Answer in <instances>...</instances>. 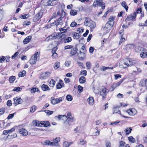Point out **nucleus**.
<instances>
[{
    "mask_svg": "<svg viewBox=\"0 0 147 147\" xmlns=\"http://www.w3.org/2000/svg\"><path fill=\"white\" fill-rule=\"evenodd\" d=\"M70 113H67V116L66 115H61L58 116V118L59 120H62L64 121V124L65 125L69 124H71V123L74 120V117L71 115Z\"/></svg>",
    "mask_w": 147,
    "mask_h": 147,
    "instance_id": "1",
    "label": "nucleus"
},
{
    "mask_svg": "<svg viewBox=\"0 0 147 147\" xmlns=\"http://www.w3.org/2000/svg\"><path fill=\"white\" fill-rule=\"evenodd\" d=\"M134 63V61L131 59H126L120 62L119 66L121 68H125L132 65Z\"/></svg>",
    "mask_w": 147,
    "mask_h": 147,
    "instance_id": "2",
    "label": "nucleus"
},
{
    "mask_svg": "<svg viewBox=\"0 0 147 147\" xmlns=\"http://www.w3.org/2000/svg\"><path fill=\"white\" fill-rule=\"evenodd\" d=\"M84 25L85 26L89 27L91 31H93L96 26L95 22L91 20L90 18H88L86 19L84 22Z\"/></svg>",
    "mask_w": 147,
    "mask_h": 147,
    "instance_id": "3",
    "label": "nucleus"
},
{
    "mask_svg": "<svg viewBox=\"0 0 147 147\" xmlns=\"http://www.w3.org/2000/svg\"><path fill=\"white\" fill-rule=\"evenodd\" d=\"M40 55V52H37L34 54L29 60V63L31 65H33L36 63L38 59V58Z\"/></svg>",
    "mask_w": 147,
    "mask_h": 147,
    "instance_id": "4",
    "label": "nucleus"
},
{
    "mask_svg": "<svg viewBox=\"0 0 147 147\" xmlns=\"http://www.w3.org/2000/svg\"><path fill=\"white\" fill-rule=\"evenodd\" d=\"M113 26V23L110 24L109 23H107L104 27L102 28V30L106 33H108L109 31L111 29Z\"/></svg>",
    "mask_w": 147,
    "mask_h": 147,
    "instance_id": "5",
    "label": "nucleus"
},
{
    "mask_svg": "<svg viewBox=\"0 0 147 147\" xmlns=\"http://www.w3.org/2000/svg\"><path fill=\"white\" fill-rule=\"evenodd\" d=\"M127 113L128 114L131 116H134L137 113V111L135 109L132 108L127 110V111H123L124 115H125V113Z\"/></svg>",
    "mask_w": 147,
    "mask_h": 147,
    "instance_id": "6",
    "label": "nucleus"
},
{
    "mask_svg": "<svg viewBox=\"0 0 147 147\" xmlns=\"http://www.w3.org/2000/svg\"><path fill=\"white\" fill-rule=\"evenodd\" d=\"M113 114H114L115 113H118L120 114L122 116L124 117L125 118H130V117L125 116L124 115V114L123 113V112L121 113L120 111L119 110V109L118 107H115L113 109Z\"/></svg>",
    "mask_w": 147,
    "mask_h": 147,
    "instance_id": "7",
    "label": "nucleus"
},
{
    "mask_svg": "<svg viewBox=\"0 0 147 147\" xmlns=\"http://www.w3.org/2000/svg\"><path fill=\"white\" fill-rule=\"evenodd\" d=\"M62 14L65 15V12L63 11H62ZM63 15H61V17H60L57 20V21H55L51 24L52 26L54 25H61L63 24V21L61 20V18H62Z\"/></svg>",
    "mask_w": 147,
    "mask_h": 147,
    "instance_id": "8",
    "label": "nucleus"
},
{
    "mask_svg": "<svg viewBox=\"0 0 147 147\" xmlns=\"http://www.w3.org/2000/svg\"><path fill=\"white\" fill-rule=\"evenodd\" d=\"M52 142V146H59V142L60 141V138L59 137H57L55 138H54L53 140H51Z\"/></svg>",
    "mask_w": 147,
    "mask_h": 147,
    "instance_id": "9",
    "label": "nucleus"
},
{
    "mask_svg": "<svg viewBox=\"0 0 147 147\" xmlns=\"http://www.w3.org/2000/svg\"><path fill=\"white\" fill-rule=\"evenodd\" d=\"M108 90L105 87L102 86L101 88L100 94L103 98L105 97L107 94Z\"/></svg>",
    "mask_w": 147,
    "mask_h": 147,
    "instance_id": "10",
    "label": "nucleus"
},
{
    "mask_svg": "<svg viewBox=\"0 0 147 147\" xmlns=\"http://www.w3.org/2000/svg\"><path fill=\"white\" fill-rule=\"evenodd\" d=\"M62 100V98L60 97L59 98H51V102L52 104L55 105L61 102Z\"/></svg>",
    "mask_w": 147,
    "mask_h": 147,
    "instance_id": "11",
    "label": "nucleus"
},
{
    "mask_svg": "<svg viewBox=\"0 0 147 147\" xmlns=\"http://www.w3.org/2000/svg\"><path fill=\"white\" fill-rule=\"evenodd\" d=\"M13 104L16 105L22 104L23 102V100L20 98L16 97L13 99Z\"/></svg>",
    "mask_w": 147,
    "mask_h": 147,
    "instance_id": "12",
    "label": "nucleus"
},
{
    "mask_svg": "<svg viewBox=\"0 0 147 147\" xmlns=\"http://www.w3.org/2000/svg\"><path fill=\"white\" fill-rule=\"evenodd\" d=\"M50 73L49 72H45L42 73L40 75L39 78L41 80L45 79L49 77L50 76Z\"/></svg>",
    "mask_w": 147,
    "mask_h": 147,
    "instance_id": "13",
    "label": "nucleus"
},
{
    "mask_svg": "<svg viewBox=\"0 0 147 147\" xmlns=\"http://www.w3.org/2000/svg\"><path fill=\"white\" fill-rule=\"evenodd\" d=\"M57 33H54L51 35L49 36L48 37L45 39V41H48L51 40L57 39Z\"/></svg>",
    "mask_w": 147,
    "mask_h": 147,
    "instance_id": "14",
    "label": "nucleus"
},
{
    "mask_svg": "<svg viewBox=\"0 0 147 147\" xmlns=\"http://www.w3.org/2000/svg\"><path fill=\"white\" fill-rule=\"evenodd\" d=\"M42 13L40 12H38L37 14L33 18V20L34 22L38 21L42 17Z\"/></svg>",
    "mask_w": 147,
    "mask_h": 147,
    "instance_id": "15",
    "label": "nucleus"
},
{
    "mask_svg": "<svg viewBox=\"0 0 147 147\" xmlns=\"http://www.w3.org/2000/svg\"><path fill=\"white\" fill-rule=\"evenodd\" d=\"M19 132L20 134L24 136H26L28 134L27 131L23 128L20 129L19 130Z\"/></svg>",
    "mask_w": 147,
    "mask_h": 147,
    "instance_id": "16",
    "label": "nucleus"
},
{
    "mask_svg": "<svg viewBox=\"0 0 147 147\" xmlns=\"http://www.w3.org/2000/svg\"><path fill=\"white\" fill-rule=\"evenodd\" d=\"M87 101L89 105L91 106H93L94 104L93 97L92 96H90L87 99Z\"/></svg>",
    "mask_w": 147,
    "mask_h": 147,
    "instance_id": "17",
    "label": "nucleus"
},
{
    "mask_svg": "<svg viewBox=\"0 0 147 147\" xmlns=\"http://www.w3.org/2000/svg\"><path fill=\"white\" fill-rule=\"evenodd\" d=\"M147 81L146 79H143L140 81L139 85L140 86L146 87L147 89Z\"/></svg>",
    "mask_w": 147,
    "mask_h": 147,
    "instance_id": "18",
    "label": "nucleus"
},
{
    "mask_svg": "<svg viewBox=\"0 0 147 147\" xmlns=\"http://www.w3.org/2000/svg\"><path fill=\"white\" fill-rule=\"evenodd\" d=\"M65 35L59 32L57 33V39H59V40L61 41L65 38Z\"/></svg>",
    "mask_w": 147,
    "mask_h": 147,
    "instance_id": "19",
    "label": "nucleus"
},
{
    "mask_svg": "<svg viewBox=\"0 0 147 147\" xmlns=\"http://www.w3.org/2000/svg\"><path fill=\"white\" fill-rule=\"evenodd\" d=\"M124 80V79H122L120 81H119V82H118L117 83H113V85L112 86V88L113 89V90H114V89H115L117 87L119 86L121 84V83Z\"/></svg>",
    "mask_w": 147,
    "mask_h": 147,
    "instance_id": "20",
    "label": "nucleus"
},
{
    "mask_svg": "<svg viewBox=\"0 0 147 147\" xmlns=\"http://www.w3.org/2000/svg\"><path fill=\"white\" fill-rule=\"evenodd\" d=\"M136 12H134V13L133 14V15H130L128 16L126 18L125 21L126 20L129 21L134 19L136 18Z\"/></svg>",
    "mask_w": 147,
    "mask_h": 147,
    "instance_id": "21",
    "label": "nucleus"
},
{
    "mask_svg": "<svg viewBox=\"0 0 147 147\" xmlns=\"http://www.w3.org/2000/svg\"><path fill=\"white\" fill-rule=\"evenodd\" d=\"M15 130L14 127H13L11 129L7 130H4L3 132V134L5 135H7L8 134H11Z\"/></svg>",
    "mask_w": 147,
    "mask_h": 147,
    "instance_id": "22",
    "label": "nucleus"
},
{
    "mask_svg": "<svg viewBox=\"0 0 147 147\" xmlns=\"http://www.w3.org/2000/svg\"><path fill=\"white\" fill-rule=\"evenodd\" d=\"M140 56L142 58H144L147 57V51L146 50L142 51L141 52Z\"/></svg>",
    "mask_w": 147,
    "mask_h": 147,
    "instance_id": "23",
    "label": "nucleus"
},
{
    "mask_svg": "<svg viewBox=\"0 0 147 147\" xmlns=\"http://www.w3.org/2000/svg\"><path fill=\"white\" fill-rule=\"evenodd\" d=\"M134 47V46L131 44H128L125 47V50L127 51H128L132 49Z\"/></svg>",
    "mask_w": 147,
    "mask_h": 147,
    "instance_id": "24",
    "label": "nucleus"
},
{
    "mask_svg": "<svg viewBox=\"0 0 147 147\" xmlns=\"http://www.w3.org/2000/svg\"><path fill=\"white\" fill-rule=\"evenodd\" d=\"M31 38L32 36H29L27 37L23 41L24 44H25L28 43L29 42H30Z\"/></svg>",
    "mask_w": 147,
    "mask_h": 147,
    "instance_id": "25",
    "label": "nucleus"
},
{
    "mask_svg": "<svg viewBox=\"0 0 147 147\" xmlns=\"http://www.w3.org/2000/svg\"><path fill=\"white\" fill-rule=\"evenodd\" d=\"M119 147H131L128 144H126L125 142L122 141L120 142Z\"/></svg>",
    "mask_w": 147,
    "mask_h": 147,
    "instance_id": "26",
    "label": "nucleus"
},
{
    "mask_svg": "<svg viewBox=\"0 0 147 147\" xmlns=\"http://www.w3.org/2000/svg\"><path fill=\"white\" fill-rule=\"evenodd\" d=\"M41 88L42 90L44 91L49 90H50V88L48 86L45 84H42Z\"/></svg>",
    "mask_w": 147,
    "mask_h": 147,
    "instance_id": "27",
    "label": "nucleus"
},
{
    "mask_svg": "<svg viewBox=\"0 0 147 147\" xmlns=\"http://www.w3.org/2000/svg\"><path fill=\"white\" fill-rule=\"evenodd\" d=\"M57 49V48H55L52 51V53L53 54L52 55V57L53 59L55 58L58 56V54L55 53Z\"/></svg>",
    "mask_w": 147,
    "mask_h": 147,
    "instance_id": "28",
    "label": "nucleus"
},
{
    "mask_svg": "<svg viewBox=\"0 0 147 147\" xmlns=\"http://www.w3.org/2000/svg\"><path fill=\"white\" fill-rule=\"evenodd\" d=\"M78 49L76 48L72 49L71 51L70 56H72L75 55L77 53Z\"/></svg>",
    "mask_w": 147,
    "mask_h": 147,
    "instance_id": "29",
    "label": "nucleus"
},
{
    "mask_svg": "<svg viewBox=\"0 0 147 147\" xmlns=\"http://www.w3.org/2000/svg\"><path fill=\"white\" fill-rule=\"evenodd\" d=\"M101 1H102V0H96L94 1L93 6L95 7L100 5Z\"/></svg>",
    "mask_w": 147,
    "mask_h": 147,
    "instance_id": "30",
    "label": "nucleus"
},
{
    "mask_svg": "<svg viewBox=\"0 0 147 147\" xmlns=\"http://www.w3.org/2000/svg\"><path fill=\"white\" fill-rule=\"evenodd\" d=\"M79 81L80 83L84 84L86 81V78L84 76H81L79 78Z\"/></svg>",
    "mask_w": 147,
    "mask_h": 147,
    "instance_id": "31",
    "label": "nucleus"
},
{
    "mask_svg": "<svg viewBox=\"0 0 147 147\" xmlns=\"http://www.w3.org/2000/svg\"><path fill=\"white\" fill-rule=\"evenodd\" d=\"M43 144L45 145L52 146V142L49 140H47L44 142Z\"/></svg>",
    "mask_w": 147,
    "mask_h": 147,
    "instance_id": "32",
    "label": "nucleus"
},
{
    "mask_svg": "<svg viewBox=\"0 0 147 147\" xmlns=\"http://www.w3.org/2000/svg\"><path fill=\"white\" fill-rule=\"evenodd\" d=\"M129 141L131 143H134L136 142V140L132 136H130L128 137Z\"/></svg>",
    "mask_w": 147,
    "mask_h": 147,
    "instance_id": "33",
    "label": "nucleus"
},
{
    "mask_svg": "<svg viewBox=\"0 0 147 147\" xmlns=\"http://www.w3.org/2000/svg\"><path fill=\"white\" fill-rule=\"evenodd\" d=\"M42 126L47 127L50 125L49 122L48 121H42Z\"/></svg>",
    "mask_w": 147,
    "mask_h": 147,
    "instance_id": "34",
    "label": "nucleus"
},
{
    "mask_svg": "<svg viewBox=\"0 0 147 147\" xmlns=\"http://www.w3.org/2000/svg\"><path fill=\"white\" fill-rule=\"evenodd\" d=\"M73 38L75 39H78L80 37V35L76 32H74L73 33Z\"/></svg>",
    "mask_w": 147,
    "mask_h": 147,
    "instance_id": "35",
    "label": "nucleus"
},
{
    "mask_svg": "<svg viewBox=\"0 0 147 147\" xmlns=\"http://www.w3.org/2000/svg\"><path fill=\"white\" fill-rule=\"evenodd\" d=\"M132 129L131 127H127L124 130L126 134L128 135L131 133Z\"/></svg>",
    "mask_w": 147,
    "mask_h": 147,
    "instance_id": "36",
    "label": "nucleus"
},
{
    "mask_svg": "<svg viewBox=\"0 0 147 147\" xmlns=\"http://www.w3.org/2000/svg\"><path fill=\"white\" fill-rule=\"evenodd\" d=\"M55 81L53 79H51L50 81L49 85L51 87H53L55 85Z\"/></svg>",
    "mask_w": 147,
    "mask_h": 147,
    "instance_id": "37",
    "label": "nucleus"
},
{
    "mask_svg": "<svg viewBox=\"0 0 147 147\" xmlns=\"http://www.w3.org/2000/svg\"><path fill=\"white\" fill-rule=\"evenodd\" d=\"M60 63L59 62H56L54 64V67L55 69H58L60 66Z\"/></svg>",
    "mask_w": 147,
    "mask_h": 147,
    "instance_id": "38",
    "label": "nucleus"
},
{
    "mask_svg": "<svg viewBox=\"0 0 147 147\" xmlns=\"http://www.w3.org/2000/svg\"><path fill=\"white\" fill-rule=\"evenodd\" d=\"M85 53L84 52H82L80 51L79 52V57L81 58H84L85 56Z\"/></svg>",
    "mask_w": 147,
    "mask_h": 147,
    "instance_id": "39",
    "label": "nucleus"
},
{
    "mask_svg": "<svg viewBox=\"0 0 147 147\" xmlns=\"http://www.w3.org/2000/svg\"><path fill=\"white\" fill-rule=\"evenodd\" d=\"M26 74V71L25 70H23L22 72H20L18 76L19 77L24 76Z\"/></svg>",
    "mask_w": 147,
    "mask_h": 147,
    "instance_id": "40",
    "label": "nucleus"
},
{
    "mask_svg": "<svg viewBox=\"0 0 147 147\" xmlns=\"http://www.w3.org/2000/svg\"><path fill=\"white\" fill-rule=\"evenodd\" d=\"M100 130L99 129L96 131H95L93 133V136H98L100 134Z\"/></svg>",
    "mask_w": 147,
    "mask_h": 147,
    "instance_id": "41",
    "label": "nucleus"
},
{
    "mask_svg": "<svg viewBox=\"0 0 147 147\" xmlns=\"http://www.w3.org/2000/svg\"><path fill=\"white\" fill-rule=\"evenodd\" d=\"M71 144V142H68L67 141L64 142L63 144V146L64 147H67L69 146Z\"/></svg>",
    "mask_w": 147,
    "mask_h": 147,
    "instance_id": "42",
    "label": "nucleus"
},
{
    "mask_svg": "<svg viewBox=\"0 0 147 147\" xmlns=\"http://www.w3.org/2000/svg\"><path fill=\"white\" fill-rule=\"evenodd\" d=\"M87 69H90L92 66L91 63L89 62H87L86 64Z\"/></svg>",
    "mask_w": 147,
    "mask_h": 147,
    "instance_id": "43",
    "label": "nucleus"
},
{
    "mask_svg": "<svg viewBox=\"0 0 147 147\" xmlns=\"http://www.w3.org/2000/svg\"><path fill=\"white\" fill-rule=\"evenodd\" d=\"M99 88L98 86H96L94 88V92L96 94H98L99 92Z\"/></svg>",
    "mask_w": 147,
    "mask_h": 147,
    "instance_id": "44",
    "label": "nucleus"
},
{
    "mask_svg": "<svg viewBox=\"0 0 147 147\" xmlns=\"http://www.w3.org/2000/svg\"><path fill=\"white\" fill-rule=\"evenodd\" d=\"M62 82L63 81L61 80H59L60 82L57 83L56 85L57 88V89H60L61 88L62 86L60 83Z\"/></svg>",
    "mask_w": 147,
    "mask_h": 147,
    "instance_id": "45",
    "label": "nucleus"
},
{
    "mask_svg": "<svg viewBox=\"0 0 147 147\" xmlns=\"http://www.w3.org/2000/svg\"><path fill=\"white\" fill-rule=\"evenodd\" d=\"M109 69V67H106L104 66H102L100 67V69L102 71H104L106 69Z\"/></svg>",
    "mask_w": 147,
    "mask_h": 147,
    "instance_id": "46",
    "label": "nucleus"
},
{
    "mask_svg": "<svg viewBox=\"0 0 147 147\" xmlns=\"http://www.w3.org/2000/svg\"><path fill=\"white\" fill-rule=\"evenodd\" d=\"M15 79L16 77L15 76H11L9 78V80L10 83H13L15 80Z\"/></svg>",
    "mask_w": 147,
    "mask_h": 147,
    "instance_id": "47",
    "label": "nucleus"
},
{
    "mask_svg": "<svg viewBox=\"0 0 147 147\" xmlns=\"http://www.w3.org/2000/svg\"><path fill=\"white\" fill-rule=\"evenodd\" d=\"M38 90L36 88H32L30 89V91L31 93H34L36 92H37Z\"/></svg>",
    "mask_w": 147,
    "mask_h": 147,
    "instance_id": "48",
    "label": "nucleus"
},
{
    "mask_svg": "<svg viewBox=\"0 0 147 147\" xmlns=\"http://www.w3.org/2000/svg\"><path fill=\"white\" fill-rule=\"evenodd\" d=\"M36 107L34 105H33L30 108V111L31 113H34L36 110Z\"/></svg>",
    "mask_w": 147,
    "mask_h": 147,
    "instance_id": "49",
    "label": "nucleus"
},
{
    "mask_svg": "<svg viewBox=\"0 0 147 147\" xmlns=\"http://www.w3.org/2000/svg\"><path fill=\"white\" fill-rule=\"evenodd\" d=\"M114 19V18L113 17L111 16L109 19V21L107 23H109L110 24H111L112 23H113V25L114 24L113 21Z\"/></svg>",
    "mask_w": 147,
    "mask_h": 147,
    "instance_id": "50",
    "label": "nucleus"
},
{
    "mask_svg": "<svg viewBox=\"0 0 147 147\" xmlns=\"http://www.w3.org/2000/svg\"><path fill=\"white\" fill-rule=\"evenodd\" d=\"M122 6L124 7L125 9L127 11L128 9V7L127 5H126L125 2L124 1H123L121 3Z\"/></svg>",
    "mask_w": 147,
    "mask_h": 147,
    "instance_id": "51",
    "label": "nucleus"
},
{
    "mask_svg": "<svg viewBox=\"0 0 147 147\" xmlns=\"http://www.w3.org/2000/svg\"><path fill=\"white\" fill-rule=\"evenodd\" d=\"M22 90V88L19 87H15L13 89V90L14 91L19 92L20 91Z\"/></svg>",
    "mask_w": 147,
    "mask_h": 147,
    "instance_id": "52",
    "label": "nucleus"
},
{
    "mask_svg": "<svg viewBox=\"0 0 147 147\" xmlns=\"http://www.w3.org/2000/svg\"><path fill=\"white\" fill-rule=\"evenodd\" d=\"M70 14L72 16H75L77 14L76 11L75 10H72L70 12Z\"/></svg>",
    "mask_w": 147,
    "mask_h": 147,
    "instance_id": "53",
    "label": "nucleus"
},
{
    "mask_svg": "<svg viewBox=\"0 0 147 147\" xmlns=\"http://www.w3.org/2000/svg\"><path fill=\"white\" fill-rule=\"evenodd\" d=\"M71 63V62L69 61H67L65 62V65L67 67H69Z\"/></svg>",
    "mask_w": 147,
    "mask_h": 147,
    "instance_id": "54",
    "label": "nucleus"
},
{
    "mask_svg": "<svg viewBox=\"0 0 147 147\" xmlns=\"http://www.w3.org/2000/svg\"><path fill=\"white\" fill-rule=\"evenodd\" d=\"M66 99L68 101H70L72 100V97L71 95H67L66 97Z\"/></svg>",
    "mask_w": 147,
    "mask_h": 147,
    "instance_id": "55",
    "label": "nucleus"
},
{
    "mask_svg": "<svg viewBox=\"0 0 147 147\" xmlns=\"http://www.w3.org/2000/svg\"><path fill=\"white\" fill-rule=\"evenodd\" d=\"M87 71L86 70H84L82 71L80 73V75H83L84 76H86L87 75Z\"/></svg>",
    "mask_w": 147,
    "mask_h": 147,
    "instance_id": "56",
    "label": "nucleus"
},
{
    "mask_svg": "<svg viewBox=\"0 0 147 147\" xmlns=\"http://www.w3.org/2000/svg\"><path fill=\"white\" fill-rule=\"evenodd\" d=\"M45 112L48 115H50L52 114L53 113V111L47 110H45Z\"/></svg>",
    "mask_w": 147,
    "mask_h": 147,
    "instance_id": "57",
    "label": "nucleus"
},
{
    "mask_svg": "<svg viewBox=\"0 0 147 147\" xmlns=\"http://www.w3.org/2000/svg\"><path fill=\"white\" fill-rule=\"evenodd\" d=\"M29 16V14H25L21 16H20V18L23 19H25L27 18Z\"/></svg>",
    "mask_w": 147,
    "mask_h": 147,
    "instance_id": "58",
    "label": "nucleus"
},
{
    "mask_svg": "<svg viewBox=\"0 0 147 147\" xmlns=\"http://www.w3.org/2000/svg\"><path fill=\"white\" fill-rule=\"evenodd\" d=\"M36 123V125L37 126H42V121L39 122L38 121L37 122L36 121H35Z\"/></svg>",
    "mask_w": 147,
    "mask_h": 147,
    "instance_id": "59",
    "label": "nucleus"
},
{
    "mask_svg": "<svg viewBox=\"0 0 147 147\" xmlns=\"http://www.w3.org/2000/svg\"><path fill=\"white\" fill-rule=\"evenodd\" d=\"M83 88L80 85L78 86V91L79 92H81L82 91Z\"/></svg>",
    "mask_w": 147,
    "mask_h": 147,
    "instance_id": "60",
    "label": "nucleus"
},
{
    "mask_svg": "<svg viewBox=\"0 0 147 147\" xmlns=\"http://www.w3.org/2000/svg\"><path fill=\"white\" fill-rule=\"evenodd\" d=\"M125 40V38L123 37V36H121V38L119 42V44L120 45Z\"/></svg>",
    "mask_w": 147,
    "mask_h": 147,
    "instance_id": "61",
    "label": "nucleus"
},
{
    "mask_svg": "<svg viewBox=\"0 0 147 147\" xmlns=\"http://www.w3.org/2000/svg\"><path fill=\"white\" fill-rule=\"evenodd\" d=\"M119 122L120 121H116L114 122H113L111 123V125H116L117 124L119 123Z\"/></svg>",
    "mask_w": 147,
    "mask_h": 147,
    "instance_id": "62",
    "label": "nucleus"
},
{
    "mask_svg": "<svg viewBox=\"0 0 147 147\" xmlns=\"http://www.w3.org/2000/svg\"><path fill=\"white\" fill-rule=\"evenodd\" d=\"M84 29L82 28H79L78 29L77 31L79 33H82L84 31Z\"/></svg>",
    "mask_w": 147,
    "mask_h": 147,
    "instance_id": "63",
    "label": "nucleus"
},
{
    "mask_svg": "<svg viewBox=\"0 0 147 147\" xmlns=\"http://www.w3.org/2000/svg\"><path fill=\"white\" fill-rule=\"evenodd\" d=\"M106 147H111V144L110 142L107 141L105 144Z\"/></svg>",
    "mask_w": 147,
    "mask_h": 147,
    "instance_id": "64",
    "label": "nucleus"
}]
</instances>
